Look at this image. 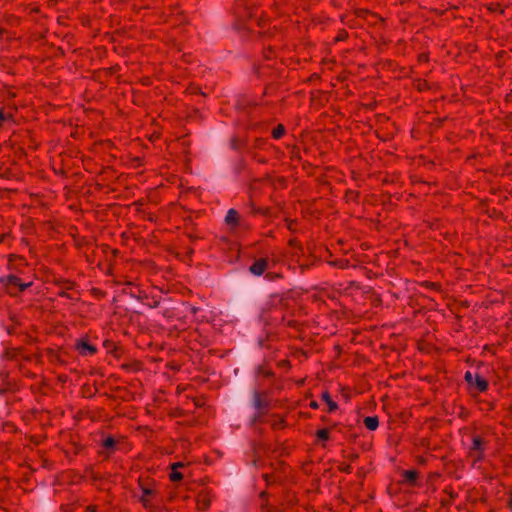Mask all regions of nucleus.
Segmentation results:
<instances>
[{
    "mask_svg": "<svg viewBox=\"0 0 512 512\" xmlns=\"http://www.w3.org/2000/svg\"><path fill=\"white\" fill-rule=\"evenodd\" d=\"M1 281L7 286L10 293L23 291L31 285V282L24 283L15 275H7L1 278Z\"/></svg>",
    "mask_w": 512,
    "mask_h": 512,
    "instance_id": "f257e3e1",
    "label": "nucleus"
},
{
    "mask_svg": "<svg viewBox=\"0 0 512 512\" xmlns=\"http://www.w3.org/2000/svg\"><path fill=\"white\" fill-rule=\"evenodd\" d=\"M465 379L471 386H474L480 392L487 389V382L478 374L468 371L465 374Z\"/></svg>",
    "mask_w": 512,
    "mask_h": 512,
    "instance_id": "f03ea898",
    "label": "nucleus"
},
{
    "mask_svg": "<svg viewBox=\"0 0 512 512\" xmlns=\"http://www.w3.org/2000/svg\"><path fill=\"white\" fill-rule=\"evenodd\" d=\"M75 349L81 356H91L96 352V347L90 344L86 339L77 340Z\"/></svg>",
    "mask_w": 512,
    "mask_h": 512,
    "instance_id": "7ed1b4c3",
    "label": "nucleus"
},
{
    "mask_svg": "<svg viewBox=\"0 0 512 512\" xmlns=\"http://www.w3.org/2000/svg\"><path fill=\"white\" fill-rule=\"evenodd\" d=\"M267 263L266 259H259L250 267V271L259 276L266 270Z\"/></svg>",
    "mask_w": 512,
    "mask_h": 512,
    "instance_id": "20e7f679",
    "label": "nucleus"
},
{
    "mask_svg": "<svg viewBox=\"0 0 512 512\" xmlns=\"http://www.w3.org/2000/svg\"><path fill=\"white\" fill-rule=\"evenodd\" d=\"M482 440L479 437L473 439V446L471 448V454L475 456V459H480V451L482 449Z\"/></svg>",
    "mask_w": 512,
    "mask_h": 512,
    "instance_id": "39448f33",
    "label": "nucleus"
},
{
    "mask_svg": "<svg viewBox=\"0 0 512 512\" xmlns=\"http://www.w3.org/2000/svg\"><path fill=\"white\" fill-rule=\"evenodd\" d=\"M181 467H183V463L181 462H176L172 465V472L170 473V479L172 481H179L182 479V474L177 470L178 468Z\"/></svg>",
    "mask_w": 512,
    "mask_h": 512,
    "instance_id": "423d86ee",
    "label": "nucleus"
},
{
    "mask_svg": "<svg viewBox=\"0 0 512 512\" xmlns=\"http://www.w3.org/2000/svg\"><path fill=\"white\" fill-rule=\"evenodd\" d=\"M364 424H365V427L368 429V430H371V431H374L377 429L378 425H379V421H378V418L377 417H366L364 419Z\"/></svg>",
    "mask_w": 512,
    "mask_h": 512,
    "instance_id": "0eeeda50",
    "label": "nucleus"
},
{
    "mask_svg": "<svg viewBox=\"0 0 512 512\" xmlns=\"http://www.w3.org/2000/svg\"><path fill=\"white\" fill-rule=\"evenodd\" d=\"M237 216H238L237 212L235 210L231 209L228 211L225 220L228 224H233V223H236Z\"/></svg>",
    "mask_w": 512,
    "mask_h": 512,
    "instance_id": "6e6552de",
    "label": "nucleus"
},
{
    "mask_svg": "<svg viewBox=\"0 0 512 512\" xmlns=\"http://www.w3.org/2000/svg\"><path fill=\"white\" fill-rule=\"evenodd\" d=\"M406 482L413 483L417 478V473L414 470H407L404 472Z\"/></svg>",
    "mask_w": 512,
    "mask_h": 512,
    "instance_id": "1a4fd4ad",
    "label": "nucleus"
},
{
    "mask_svg": "<svg viewBox=\"0 0 512 512\" xmlns=\"http://www.w3.org/2000/svg\"><path fill=\"white\" fill-rule=\"evenodd\" d=\"M284 134V127L282 125H279L272 131V135L275 139H279Z\"/></svg>",
    "mask_w": 512,
    "mask_h": 512,
    "instance_id": "9d476101",
    "label": "nucleus"
},
{
    "mask_svg": "<svg viewBox=\"0 0 512 512\" xmlns=\"http://www.w3.org/2000/svg\"><path fill=\"white\" fill-rule=\"evenodd\" d=\"M317 436L321 440H327L329 437V431L326 429L319 430Z\"/></svg>",
    "mask_w": 512,
    "mask_h": 512,
    "instance_id": "9b49d317",
    "label": "nucleus"
},
{
    "mask_svg": "<svg viewBox=\"0 0 512 512\" xmlns=\"http://www.w3.org/2000/svg\"><path fill=\"white\" fill-rule=\"evenodd\" d=\"M149 495H150V491L148 489L143 490V495L141 497V501L143 502L144 505L147 504Z\"/></svg>",
    "mask_w": 512,
    "mask_h": 512,
    "instance_id": "f8f14e48",
    "label": "nucleus"
},
{
    "mask_svg": "<svg viewBox=\"0 0 512 512\" xmlns=\"http://www.w3.org/2000/svg\"><path fill=\"white\" fill-rule=\"evenodd\" d=\"M328 405V410L330 412L334 411L337 409V404L336 402H334L332 399L328 401V403H326Z\"/></svg>",
    "mask_w": 512,
    "mask_h": 512,
    "instance_id": "ddd939ff",
    "label": "nucleus"
},
{
    "mask_svg": "<svg viewBox=\"0 0 512 512\" xmlns=\"http://www.w3.org/2000/svg\"><path fill=\"white\" fill-rule=\"evenodd\" d=\"M114 446V440L113 438H107L105 441H104V447L106 448H110V447H113Z\"/></svg>",
    "mask_w": 512,
    "mask_h": 512,
    "instance_id": "4468645a",
    "label": "nucleus"
},
{
    "mask_svg": "<svg viewBox=\"0 0 512 512\" xmlns=\"http://www.w3.org/2000/svg\"><path fill=\"white\" fill-rule=\"evenodd\" d=\"M322 399H323L326 403H328V401H329V400H331V398H330V396H329V394H328V393H323V395H322Z\"/></svg>",
    "mask_w": 512,
    "mask_h": 512,
    "instance_id": "2eb2a0df",
    "label": "nucleus"
},
{
    "mask_svg": "<svg viewBox=\"0 0 512 512\" xmlns=\"http://www.w3.org/2000/svg\"><path fill=\"white\" fill-rule=\"evenodd\" d=\"M4 119H5L4 114H3V112L0 110V121H1V120H4Z\"/></svg>",
    "mask_w": 512,
    "mask_h": 512,
    "instance_id": "dca6fc26",
    "label": "nucleus"
},
{
    "mask_svg": "<svg viewBox=\"0 0 512 512\" xmlns=\"http://www.w3.org/2000/svg\"><path fill=\"white\" fill-rule=\"evenodd\" d=\"M311 407L316 408V407H317V404H316V403H314V402H312V403H311Z\"/></svg>",
    "mask_w": 512,
    "mask_h": 512,
    "instance_id": "f3484780",
    "label": "nucleus"
}]
</instances>
